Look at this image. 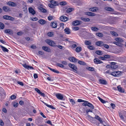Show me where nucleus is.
Masks as SVG:
<instances>
[{
  "label": "nucleus",
  "mask_w": 126,
  "mask_h": 126,
  "mask_svg": "<svg viewBox=\"0 0 126 126\" xmlns=\"http://www.w3.org/2000/svg\"><path fill=\"white\" fill-rule=\"evenodd\" d=\"M50 3V4H49L48 5V6L52 8L58 5L59 4L57 1H55L54 0H50L49 1Z\"/></svg>",
  "instance_id": "obj_1"
},
{
  "label": "nucleus",
  "mask_w": 126,
  "mask_h": 126,
  "mask_svg": "<svg viewBox=\"0 0 126 126\" xmlns=\"http://www.w3.org/2000/svg\"><path fill=\"white\" fill-rule=\"evenodd\" d=\"M46 42L50 46L53 47H56V44L53 41L49 39L46 40Z\"/></svg>",
  "instance_id": "obj_2"
},
{
  "label": "nucleus",
  "mask_w": 126,
  "mask_h": 126,
  "mask_svg": "<svg viewBox=\"0 0 126 126\" xmlns=\"http://www.w3.org/2000/svg\"><path fill=\"white\" fill-rule=\"evenodd\" d=\"M68 65L69 67L73 70V72L76 73L77 72V68L75 65L71 63H69L68 64Z\"/></svg>",
  "instance_id": "obj_3"
},
{
  "label": "nucleus",
  "mask_w": 126,
  "mask_h": 126,
  "mask_svg": "<svg viewBox=\"0 0 126 126\" xmlns=\"http://www.w3.org/2000/svg\"><path fill=\"white\" fill-rule=\"evenodd\" d=\"M3 18L5 19L10 20L11 21H13L15 20L14 18L13 17L7 15L3 16Z\"/></svg>",
  "instance_id": "obj_4"
},
{
  "label": "nucleus",
  "mask_w": 126,
  "mask_h": 126,
  "mask_svg": "<svg viewBox=\"0 0 126 126\" xmlns=\"http://www.w3.org/2000/svg\"><path fill=\"white\" fill-rule=\"evenodd\" d=\"M0 94L1 95L4 97L6 96V93L2 87H0Z\"/></svg>",
  "instance_id": "obj_5"
},
{
  "label": "nucleus",
  "mask_w": 126,
  "mask_h": 126,
  "mask_svg": "<svg viewBox=\"0 0 126 126\" xmlns=\"http://www.w3.org/2000/svg\"><path fill=\"white\" fill-rule=\"evenodd\" d=\"M28 11L29 13L32 15H34L36 13L35 11L31 7H30L28 8Z\"/></svg>",
  "instance_id": "obj_6"
},
{
  "label": "nucleus",
  "mask_w": 126,
  "mask_h": 126,
  "mask_svg": "<svg viewBox=\"0 0 126 126\" xmlns=\"http://www.w3.org/2000/svg\"><path fill=\"white\" fill-rule=\"evenodd\" d=\"M57 98L59 99L62 100L63 98V95L60 93H57L56 94Z\"/></svg>",
  "instance_id": "obj_7"
},
{
  "label": "nucleus",
  "mask_w": 126,
  "mask_h": 126,
  "mask_svg": "<svg viewBox=\"0 0 126 126\" xmlns=\"http://www.w3.org/2000/svg\"><path fill=\"white\" fill-rule=\"evenodd\" d=\"M22 65L25 68L28 69H33V68L32 67L29 66L27 65L25 63L24 64H22Z\"/></svg>",
  "instance_id": "obj_8"
},
{
  "label": "nucleus",
  "mask_w": 126,
  "mask_h": 126,
  "mask_svg": "<svg viewBox=\"0 0 126 126\" xmlns=\"http://www.w3.org/2000/svg\"><path fill=\"white\" fill-rule=\"evenodd\" d=\"M94 63L96 64L102 63L103 62L97 58H95L94 60Z\"/></svg>",
  "instance_id": "obj_9"
},
{
  "label": "nucleus",
  "mask_w": 126,
  "mask_h": 126,
  "mask_svg": "<svg viewBox=\"0 0 126 126\" xmlns=\"http://www.w3.org/2000/svg\"><path fill=\"white\" fill-rule=\"evenodd\" d=\"M60 19L62 21L64 22L68 20V18L64 16H62L60 17Z\"/></svg>",
  "instance_id": "obj_10"
},
{
  "label": "nucleus",
  "mask_w": 126,
  "mask_h": 126,
  "mask_svg": "<svg viewBox=\"0 0 126 126\" xmlns=\"http://www.w3.org/2000/svg\"><path fill=\"white\" fill-rule=\"evenodd\" d=\"M89 10L91 11L95 12L98 10V8L97 7H94L90 8Z\"/></svg>",
  "instance_id": "obj_11"
},
{
  "label": "nucleus",
  "mask_w": 126,
  "mask_h": 126,
  "mask_svg": "<svg viewBox=\"0 0 126 126\" xmlns=\"http://www.w3.org/2000/svg\"><path fill=\"white\" fill-rule=\"evenodd\" d=\"M8 5L13 7H15L16 6V4L15 3L12 2L10 1L7 3Z\"/></svg>",
  "instance_id": "obj_12"
},
{
  "label": "nucleus",
  "mask_w": 126,
  "mask_h": 126,
  "mask_svg": "<svg viewBox=\"0 0 126 126\" xmlns=\"http://www.w3.org/2000/svg\"><path fill=\"white\" fill-rule=\"evenodd\" d=\"M86 15H87L90 16H94L95 15V14L91 12H87L85 13Z\"/></svg>",
  "instance_id": "obj_13"
},
{
  "label": "nucleus",
  "mask_w": 126,
  "mask_h": 126,
  "mask_svg": "<svg viewBox=\"0 0 126 126\" xmlns=\"http://www.w3.org/2000/svg\"><path fill=\"white\" fill-rule=\"evenodd\" d=\"M99 82L101 84L103 85H106L108 84L106 80L103 79H100Z\"/></svg>",
  "instance_id": "obj_14"
},
{
  "label": "nucleus",
  "mask_w": 126,
  "mask_h": 126,
  "mask_svg": "<svg viewBox=\"0 0 126 126\" xmlns=\"http://www.w3.org/2000/svg\"><path fill=\"white\" fill-rule=\"evenodd\" d=\"M69 60L71 62H77L78 60L74 57H70L69 59Z\"/></svg>",
  "instance_id": "obj_15"
},
{
  "label": "nucleus",
  "mask_w": 126,
  "mask_h": 126,
  "mask_svg": "<svg viewBox=\"0 0 126 126\" xmlns=\"http://www.w3.org/2000/svg\"><path fill=\"white\" fill-rule=\"evenodd\" d=\"M95 44L96 45L100 46H103L104 45V44L103 42L100 41L96 42V43Z\"/></svg>",
  "instance_id": "obj_16"
},
{
  "label": "nucleus",
  "mask_w": 126,
  "mask_h": 126,
  "mask_svg": "<svg viewBox=\"0 0 126 126\" xmlns=\"http://www.w3.org/2000/svg\"><path fill=\"white\" fill-rule=\"evenodd\" d=\"M42 48L43 50L45 51L48 52H50V49L49 48L46 46H43Z\"/></svg>",
  "instance_id": "obj_17"
},
{
  "label": "nucleus",
  "mask_w": 126,
  "mask_h": 126,
  "mask_svg": "<svg viewBox=\"0 0 126 126\" xmlns=\"http://www.w3.org/2000/svg\"><path fill=\"white\" fill-rule=\"evenodd\" d=\"M0 47L1 48L2 50L4 52H8L9 51V50L8 49L0 45Z\"/></svg>",
  "instance_id": "obj_18"
},
{
  "label": "nucleus",
  "mask_w": 126,
  "mask_h": 126,
  "mask_svg": "<svg viewBox=\"0 0 126 126\" xmlns=\"http://www.w3.org/2000/svg\"><path fill=\"white\" fill-rule=\"evenodd\" d=\"M4 32L6 33H9V34H12L13 33V32L10 29L5 30L4 31Z\"/></svg>",
  "instance_id": "obj_19"
},
{
  "label": "nucleus",
  "mask_w": 126,
  "mask_h": 126,
  "mask_svg": "<svg viewBox=\"0 0 126 126\" xmlns=\"http://www.w3.org/2000/svg\"><path fill=\"white\" fill-rule=\"evenodd\" d=\"M80 23V22L79 20H76L73 21L72 22V24L73 25H77L79 24Z\"/></svg>",
  "instance_id": "obj_20"
},
{
  "label": "nucleus",
  "mask_w": 126,
  "mask_h": 126,
  "mask_svg": "<svg viewBox=\"0 0 126 126\" xmlns=\"http://www.w3.org/2000/svg\"><path fill=\"white\" fill-rule=\"evenodd\" d=\"M64 31L65 32L66 34H69L70 33V30L68 28H66L64 29Z\"/></svg>",
  "instance_id": "obj_21"
},
{
  "label": "nucleus",
  "mask_w": 126,
  "mask_h": 126,
  "mask_svg": "<svg viewBox=\"0 0 126 126\" xmlns=\"http://www.w3.org/2000/svg\"><path fill=\"white\" fill-rule=\"evenodd\" d=\"M95 118L99 121L101 123L103 124V121H102L101 118L98 115H95Z\"/></svg>",
  "instance_id": "obj_22"
},
{
  "label": "nucleus",
  "mask_w": 126,
  "mask_h": 126,
  "mask_svg": "<svg viewBox=\"0 0 126 126\" xmlns=\"http://www.w3.org/2000/svg\"><path fill=\"white\" fill-rule=\"evenodd\" d=\"M51 26L53 28H55L57 27L56 23L54 22H52L51 23Z\"/></svg>",
  "instance_id": "obj_23"
},
{
  "label": "nucleus",
  "mask_w": 126,
  "mask_h": 126,
  "mask_svg": "<svg viewBox=\"0 0 126 126\" xmlns=\"http://www.w3.org/2000/svg\"><path fill=\"white\" fill-rule=\"evenodd\" d=\"M117 89L120 92L124 93V89L122 87H117Z\"/></svg>",
  "instance_id": "obj_24"
},
{
  "label": "nucleus",
  "mask_w": 126,
  "mask_h": 126,
  "mask_svg": "<svg viewBox=\"0 0 126 126\" xmlns=\"http://www.w3.org/2000/svg\"><path fill=\"white\" fill-rule=\"evenodd\" d=\"M3 10L5 12H7L10 11V9L8 7L4 6L3 8Z\"/></svg>",
  "instance_id": "obj_25"
},
{
  "label": "nucleus",
  "mask_w": 126,
  "mask_h": 126,
  "mask_svg": "<svg viewBox=\"0 0 126 126\" xmlns=\"http://www.w3.org/2000/svg\"><path fill=\"white\" fill-rule=\"evenodd\" d=\"M115 40L118 42L120 43L123 42V40L121 38H115Z\"/></svg>",
  "instance_id": "obj_26"
},
{
  "label": "nucleus",
  "mask_w": 126,
  "mask_h": 126,
  "mask_svg": "<svg viewBox=\"0 0 126 126\" xmlns=\"http://www.w3.org/2000/svg\"><path fill=\"white\" fill-rule=\"evenodd\" d=\"M80 19L84 21L88 22L90 20V19L88 18L81 17Z\"/></svg>",
  "instance_id": "obj_27"
},
{
  "label": "nucleus",
  "mask_w": 126,
  "mask_h": 126,
  "mask_svg": "<svg viewBox=\"0 0 126 126\" xmlns=\"http://www.w3.org/2000/svg\"><path fill=\"white\" fill-rule=\"evenodd\" d=\"M41 24H44L46 23V21L44 20L40 19L38 21Z\"/></svg>",
  "instance_id": "obj_28"
},
{
  "label": "nucleus",
  "mask_w": 126,
  "mask_h": 126,
  "mask_svg": "<svg viewBox=\"0 0 126 126\" xmlns=\"http://www.w3.org/2000/svg\"><path fill=\"white\" fill-rule=\"evenodd\" d=\"M122 73V72L120 71H115L116 77H118L119 76L121 75Z\"/></svg>",
  "instance_id": "obj_29"
},
{
  "label": "nucleus",
  "mask_w": 126,
  "mask_h": 126,
  "mask_svg": "<svg viewBox=\"0 0 126 126\" xmlns=\"http://www.w3.org/2000/svg\"><path fill=\"white\" fill-rule=\"evenodd\" d=\"M78 63L80 65H86V63L84 62L81 61H79L78 62Z\"/></svg>",
  "instance_id": "obj_30"
},
{
  "label": "nucleus",
  "mask_w": 126,
  "mask_h": 126,
  "mask_svg": "<svg viewBox=\"0 0 126 126\" xmlns=\"http://www.w3.org/2000/svg\"><path fill=\"white\" fill-rule=\"evenodd\" d=\"M96 34L97 36L100 37H102L103 36V34L100 32L96 33Z\"/></svg>",
  "instance_id": "obj_31"
},
{
  "label": "nucleus",
  "mask_w": 126,
  "mask_h": 126,
  "mask_svg": "<svg viewBox=\"0 0 126 126\" xmlns=\"http://www.w3.org/2000/svg\"><path fill=\"white\" fill-rule=\"evenodd\" d=\"M105 9L107 11H112L113 10V9L110 7H105Z\"/></svg>",
  "instance_id": "obj_32"
},
{
  "label": "nucleus",
  "mask_w": 126,
  "mask_h": 126,
  "mask_svg": "<svg viewBox=\"0 0 126 126\" xmlns=\"http://www.w3.org/2000/svg\"><path fill=\"white\" fill-rule=\"evenodd\" d=\"M87 69L90 71H94V67H88L87 68Z\"/></svg>",
  "instance_id": "obj_33"
},
{
  "label": "nucleus",
  "mask_w": 126,
  "mask_h": 126,
  "mask_svg": "<svg viewBox=\"0 0 126 126\" xmlns=\"http://www.w3.org/2000/svg\"><path fill=\"white\" fill-rule=\"evenodd\" d=\"M4 25L2 23L0 22V29H3L4 28Z\"/></svg>",
  "instance_id": "obj_34"
},
{
  "label": "nucleus",
  "mask_w": 126,
  "mask_h": 126,
  "mask_svg": "<svg viewBox=\"0 0 126 126\" xmlns=\"http://www.w3.org/2000/svg\"><path fill=\"white\" fill-rule=\"evenodd\" d=\"M12 105L13 107L16 108L18 106V104L17 103L13 102L12 103Z\"/></svg>",
  "instance_id": "obj_35"
},
{
  "label": "nucleus",
  "mask_w": 126,
  "mask_h": 126,
  "mask_svg": "<svg viewBox=\"0 0 126 126\" xmlns=\"http://www.w3.org/2000/svg\"><path fill=\"white\" fill-rule=\"evenodd\" d=\"M110 33L113 35L115 36H118V35L116 32L114 31H112L110 32Z\"/></svg>",
  "instance_id": "obj_36"
},
{
  "label": "nucleus",
  "mask_w": 126,
  "mask_h": 126,
  "mask_svg": "<svg viewBox=\"0 0 126 126\" xmlns=\"http://www.w3.org/2000/svg\"><path fill=\"white\" fill-rule=\"evenodd\" d=\"M91 109H94V106L93 105L90 103L89 102L88 103V106Z\"/></svg>",
  "instance_id": "obj_37"
},
{
  "label": "nucleus",
  "mask_w": 126,
  "mask_h": 126,
  "mask_svg": "<svg viewBox=\"0 0 126 126\" xmlns=\"http://www.w3.org/2000/svg\"><path fill=\"white\" fill-rule=\"evenodd\" d=\"M83 102H84L82 104L83 105L85 106H88V103H89L88 101L85 100V101Z\"/></svg>",
  "instance_id": "obj_38"
},
{
  "label": "nucleus",
  "mask_w": 126,
  "mask_h": 126,
  "mask_svg": "<svg viewBox=\"0 0 126 126\" xmlns=\"http://www.w3.org/2000/svg\"><path fill=\"white\" fill-rule=\"evenodd\" d=\"M81 48L80 47H78L76 49V51L77 52H79L81 51Z\"/></svg>",
  "instance_id": "obj_39"
},
{
  "label": "nucleus",
  "mask_w": 126,
  "mask_h": 126,
  "mask_svg": "<svg viewBox=\"0 0 126 126\" xmlns=\"http://www.w3.org/2000/svg\"><path fill=\"white\" fill-rule=\"evenodd\" d=\"M91 29L93 31H97L99 30V29L95 27H92L91 28Z\"/></svg>",
  "instance_id": "obj_40"
},
{
  "label": "nucleus",
  "mask_w": 126,
  "mask_h": 126,
  "mask_svg": "<svg viewBox=\"0 0 126 126\" xmlns=\"http://www.w3.org/2000/svg\"><path fill=\"white\" fill-rule=\"evenodd\" d=\"M59 4L61 5H65L67 4V3L65 1H62L60 2Z\"/></svg>",
  "instance_id": "obj_41"
},
{
  "label": "nucleus",
  "mask_w": 126,
  "mask_h": 126,
  "mask_svg": "<svg viewBox=\"0 0 126 126\" xmlns=\"http://www.w3.org/2000/svg\"><path fill=\"white\" fill-rule=\"evenodd\" d=\"M47 35L49 36L52 37L54 35V33L52 32H49L47 33Z\"/></svg>",
  "instance_id": "obj_42"
},
{
  "label": "nucleus",
  "mask_w": 126,
  "mask_h": 126,
  "mask_svg": "<svg viewBox=\"0 0 126 126\" xmlns=\"http://www.w3.org/2000/svg\"><path fill=\"white\" fill-rule=\"evenodd\" d=\"M39 9L43 12L45 13L47 12V10L42 7H41Z\"/></svg>",
  "instance_id": "obj_43"
},
{
  "label": "nucleus",
  "mask_w": 126,
  "mask_h": 126,
  "mask_svg": "<svg viewBox=\"0 0 126 126\" xmlns=\"http://www.w3.org/2000/svg\"><path fill=\"white\" fill-rule=\"evenodd\" d=\"M97 97L100 101L103 103H106V102L105 100L101 99L99 96H98Z\"/></svg>",
  "instance_id": "obj_44"
},
{
  "label": "nucleus",
  "mask_w": 126,
  "mask_h": 126,
  "mask_svg": "<svg viewBox=\"0 0 126 126\" xmlns=\"http://www.w3.org/2000/svg\"><path fill=\"white\" fill-rule=\"evenodd\" d=\"M95 53L96 54L99 55H101L102 54V51L100 50H97Z\"/></svg>",
  "instance_id": "obj_45"
},
{
  "label": "nucleus",
  "mask_w": 126,
  "mask_h": 126,
  "mask_svg": "<svg viewBox=\"0 0 126 126\" xmlns=\"http://www.w3.org/2000/svg\"><path fill=\"white\" fill-rule=\"evenodd\" d=\"M87 47L91 50H93L95 49V48L93 46H89Z\"/></svg>",
  "instance_id": "obj_46"
},
{
  "label": "nucleus",
  "mask_w": 126,
  "mask_h": 126,
  "mask_svg": "<svg viewBox=\"0 0 126 126\" xmlns=\"http://www.w3.org/2000/svg\"><path fill=\"white\" fill-rule=\"evenodd\" d=\"M73 10V9L72 8H70L66 10V12L67 13H69L72 12Z\"/></svg>",
  "instance_id": "obj_47"
},
{
  "label": "nucleus",
  "mask_w": 126,
  "mask_h": 126,
  "mask_svg": "<svg viewBox=\"0 0 126 126\" xmlns=\"http://www.w3.org/2000/svg\"><path fill=\"white\" fill-rule=\"evenodd\" d=\"M46 106L47 107L49 108H50L52 109H56L54 107L52 106L51 105H49L48 104H47L46 105Z\"/></svg>",
  "instance_id": "obj_48"
},
{
  "label": "nucleus",
  "mask_w": 126,
  "mask_h": 126,
  "mask_svg": "<svg viewBox=\"0 0 126 126\" xmlns=\"http://www.w3.org/2000/svg\"><path fill=\"white\" fill-rule=\"evenodd\" d=\"M84 43L86 45H89L91 44V42L89 41H85Z\"/></svg>",
  "instance_id": "obj_49"
},
{
  "label": "nucleus",
  "mask_w": 126,
  "mask_h": 126,
  "mask_svg": "<svg viewBox=\"0 0 126 126\" xmlns=\"http://www.w3.org/2000/svg\"><path fill=\"white\" fill-rule=\"evenodd\" d=\"M70 102L71 103V104L72 105H74L75 103V101L73 99H71L70 100Z\"/></svg>",
  "instance_id": "obj_50"
},
{
  "label": "nucleus",
  "mask_w": 126,
  "mask_h": 126,
  "mask_svg": "<svg viewBox=\"0 0 126 126\" xmlns=\"http://www.w3.org/2000/svg\"><path fill=\"white\" fill-rule=\"evenodd\" d=\"M16 97V96L15 95H13L10 96V98L11 100H13L15 99Z\"/></svg>",
  "instance_id": "obj_51"
},
{
  "label": "nucleus",
  "mask_w": 126,
  "mask_h": 126,
  "mask_svg": "<svg viewBox=\"0 0 126 126\" xmlns=\"http://www.w3.org/2000/svg\"><path fill=\"white\" fill-rule=\"evenodd\" d=\"M57 65L58 66L61 68H63L64 67V66L61 64L57 63Z\"/></svg>",
  "instance_id": "obj_52"
},
{
  "label": "nucleus",
  "mask_w": 126,
  "mask_h": 126,
  "mask_svg": "<svg viewBox=\"0 0 126 126\" xmlns=\"http://www.w3.org/2000/svg\"><path fill=\"white\" fill-rule=\"evenodd\" d=\"M110 74L111 75L115 77H116V75L115 74V71H114L111 72H110Z\"/></svg>",
  "instance_id": "obj_53"
},
{
  "label": "nucleus",
  "mask_w": 126,
  "mask_h": 126,
  "mask_svg": "<svg viewBox=\"0 0 126 126\" xmlns=\"http://www.w3.org/2000/svg\"><path fill=\"white\" fill-rule=\"evenodd\" d=\"M72 29L74 31H77L79 29V28L77 27H74L72 28Z\"/></svg>",
  "instance_id": "obj_54"
},
{
  "label": "nucleus",
  "mask_w": 126,
  "mask_h": 126,
  "mask_svg": "<svg viewBox=\"0 0 126 126\" xmlns=\"http://www.w3.org/2000/svg\"><path fill=\"white\" fill-rule=\"evenodd\" d=\"M105 58H110V56L109 55H104V56Z\"/></svg>",
  "instance_id": "obj_55"
},
{
  "label": "nucleus",
  "mask_w": 126,
  "mask_h": 126,
  "mask_svg": "<svg viewBox=\"0 0 126 126\" xmlns=\"http://www.w3.org/2000/svg\"><path fill=\"white\" fill-rule=\"evenodd\" d=\"M17 84H19L20 86H23V82L20 81H17Z\"/></svg>",
  "instance_id": "obj_56"
},
{
  "label": "nucleus",
  "mask_w": 126,
  "mask_h": 126,
  "mask_svg": "<svg viewBox=\"0 0 126 126\" xmlns=\"http://www.w3.org/2000/svg\"><path fill=\"white\" fill-rule=\"evenodd\" d=\"M35 90L38 94H39L41 92L40 90L37 88H35Z\"/></svg>",
  "instance_id": "obj_57"
},
{
  "label": "nucleus",
  "mask_w": 126,
  "mask_h": 126,
  "mask_svg": "<svg viewBox=\"0 0 126 126\" xmlns=\"http://www.w3.org/2000/svg\"><path fill=\"white\" fill-rule=\"evenodd\" d=\"M119 115L121 119L122 120H124V118L123 116L122 115V114L120 113L119 114Z\"/></svg>",
  "instance_id": "obj_58"
},
{
  "label": "nucleus",
  "mask_w": 126,
  "mask_h": 126,
  "mask_svg": "<svg viewBox=\"0 0 126 126\" xmlns=\"http://www.w3.org/2000/svg\"><path fill=\"white\" fill-rule=\"evenodd\" d=\"M86 112L87 114H88L89 112H92L93 110H90V109H87L86 110Z\"/></svg>",
  "instance_id": "obj_59"
},
{
  "label": "nucleus",
  "mask_w": 126,
  "mask_h": 126,
  "mask_svg": "<svg viewBox=\"0 0 126 126\" xmlns=\"http://www.w3.org/2000/svg\"><path fill=\"white\" fill-rule=\"evenodd\" d=\"M51 71L54 73H59V72L58 71L54 69H52Z\"/></svg>",
  "instance_id": "obj_60"
},
{
  "label": "nucleus",
  "mask_w": 126,
  "mask_h": 126,
  "mask_svg": "<svg viewBox=\"0 0 126 126\" xmlns=\"http://www.w3.org/2000/svg\"><path fill=\"white\" fill-rule=\"evenodd\" d=\"M23 11H24L26 13L27 12V6H26L25 7V8H23Z\"/></svg>",
  "instance_id": "obj_61"
},
{
  "label": "nucleus",
  "mask_w": 126,
  "mask_h": 126,
  "mask_svg": "<svg viewBox=\"0 0 126 126\" xmlns=\"http://www.w3.org/2000/svg\"><path fill=\"white\" fill-rule=\"evenodd\" d=\"M53 18L52 16H49L48 17V19L49 20H51L53 19Z\"/></svg>",
  "instance_id": "obj_62"
},
{
  "label": "nucleus",
  "mask_w": 126,
  "mask_h": 126,
  "mask_svg": "<svg viewBox=\"0 0 126 126\" xmlns=\"http://www.w3.org/2000/svg\"><path fill=\"white\" fill-rule=\"evenodd\" d=\"M15 72L16 74H18L20 73V71L19 69H17L15 70Z\"/></svg>",
  "instance_id": "obj_63"
},
{
  "label": "nucleus",
  "mask_w": 126,
  "mask_h": 126,
  "mask_svg": "<svg viewBox=\"0 0 126 126\" xmlns=\"http://www.w3.org/2000/svg\"><path fill=\"white\" fill-rule=\"evenodd\" d=\"M110 105L112 107V108L113 109H114L115 107V105L113 103H111L110 104Z\"/></svg>",
  "instance_id": "obj_64"
}]
</instances>
